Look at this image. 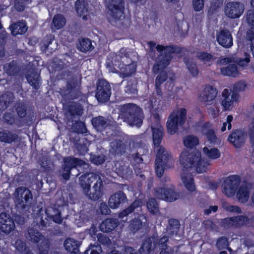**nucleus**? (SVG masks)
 I'll return each mask as SVG.
<instances>
[{"instance_id":"7ed1b4c3","label":"nucleus","mask_w":254,"mask_h":254,"mask_svg":"<svg viewBox=\"0 0 254 254\" xmlns=\"http://www.w3.org/2000/svg\"><path fill=\"white\" fill-rule=\"evenodd\" d=\"M124 121L130 126L140 127L143 123L144 117L142 109L133 103L124 105L121 109Z\"/></svg>"},{"instance_id":"a211bd4d","label":"nucleus","mask_w":254,"mask_h":254,"mask_svg":"<svg viewBox=\"0 0 254 254\" xmlns=\"http://www.w3.org/2000/svg\"><path fill=\"white\" fill-rule=\"evenodd\" d=\"M217 95L216 88L210 84H206L199 94L198 98L199 100L204 103L210 102L215 99Z\"/></svg>"},{"instance_id":"bf43d9fd","label":"nucleus","mask_w":254,"mask_h":254,"mask_svg":"<svg viewBox=\"0 0 254 254\" xmlns=\"http://www.w3.org/2000/svg\"><path fill=\"white\" fill-rule=\"evenodd\" d=\"M247 20L248 24L251 27L249 30H252L254 32V11L249 10L247 14Z\"/></svg>"},{"instance_id":"2f4dec72","label":"nucleus","mask_w":254,"mask_h":254,"mask_svg":"<svg viewBox=\"0 0 254 254\" xmlns=\"http://www.w3.org/2000/svg\"><path fill=\"white\" fill-rule=\"evenodd\" d=\"M14 97L11 92H6L0 96V111L6 110L13 102Z\"/></svg>"},{"instance_id":"13d9d810","label":"nucleus","mask_w":254,"mask_h":254,"mask_svg":"<svg viewBox=\"0 0 254 254\" xmlns=\"http://www.w3.org/2000/svg\"><path fill=\"white\" fill-rule=\"evenodd\" d=\"M207 140L210 143H215L217 141V137L215 134V131L213 129H208L205 133Z\"/></svg>"},{"instance_id":"c756f323","label":"nucleus","mask_w":254,"mask_h":254,"mask_svg":"<svg viewBox=\"0 0 254 254\" xmlns=\"http://www.w3.org/2000/svg\"><path fill=\"white\" fill-rule=\"evenodd\" d=\"M152 132V140L154 148H157L161 144L164 131L163 128L160 126L158 127H151Z\"/></svg>"},{"instance_id":"4be33fe9","label":"nucleus","mask_w":254,"mask_h":254,"mask_svg":"<svg viewBox=\"0 0 254 254\" xmlns=\"http://www.w3.org/2000/svg\"><path fill=\"white\" fill-rule=\"evenodd\" d=\"M127 199V197L123 192H117L110 197L109 206L112 209H116L120 204L126 202Z\"/></svg>"},{"instance_id":"f03ea898","label":"nucleus","mask_w":254,"mask_h":254,"mask_svg":"<svg viewBox=\"0 0 254 254\" xmlns=\"http://www.w3.org/2000/svg\"><path fill=\"white\" fill-rule=\"evenodd\" d=\"M78 182L82 192L89 198L97 200L101 196L102 181L98 175L93 173L84 174L79 177Z\"/></svg>"},{"instance_id":"39448f33","label":"nucleus","mask_w":254,"mask_h":254,"mask_svg":"<svg viewBox=\"0 0 254 254\" xmlns=\"http://www.w3.org/2000/svg\"><path fill=\"white\" fill-rule=\"evenodd\" d=\"M60 93L65 100L78 99L82 95L81 82L77 77H71L67 81L65 87L61 89Z\"/></svg>"},{"instance_id":"58836bf2","label":"nucleus","mask_w":254,"mask_h":254,"mask_svg":"<svg viewBox=\"0 0 254 254\" xmlns=\"http://www.w3.org/2000/svg\"><path fill=\"white\" fill-rule=\"evenodd\" d=\"M230 92L228 89H224L222 93V96L224 98L221 105L224 111L229 110L233 105V101L229 98Z\"/></svg>"},{"instance_id":"473e14b6","label":"nucleus","mask_w":254,"mask_h":254,"mask_svg":"<svg viewBox=\"0 0 254 254\" xmlns=\"http://www.w3.org/2000/svg\"><path fill=\"white\" fill-rule=\"evenodd\" d=\"M80 245V242L71 238L66 239L64 243L65 249L67 252L74 254H76L79 252Z\"/></svg>"},{"instance_id":"bb28decb","label":"nucleus","mask_w":254,"mask_h":254,"mask_svg":"<svg viewBox=\"0 0 254 254\" xmlns=\"http://www.w3.org/2000/svg\"><path fill=\"white\" fill-rule=\"evenodd\" d=\"M110 152L115 155H122L125 152L126 146L121 139H116L110 143Z\"/></svg>"},{"instance_id":"393cba45","label":"nucleus","mask_w":254,"mask_h":254,"mask_svg":"<svg viewBox=\"0 0 254 254\" xmlns=\"http://www.w3.org/2000/svg\"><path fill=\"white\" fill-rule=\"evenodd\" d=\"M91 124L93 128L99 132L103 131L109 126L107 119L101 116L92 118Z\"/></svg>"},{"instance_id":"20e7f679","label":"nucleus","mask_w":254,"mask_h":254,"mask_svg":"<svg viewBox=\"0 0 254 254\" xmlns=\"http://www.w3.org/2000/svg\"><path fill=\"white\" fill-rule=\"evenodd\" d=\"M187 116V110L181 108L177 111L172 112L168 117L166 127L168 132L174 134L185 123Z\"/></svg>"},{"instance_id":"0e129e2a","label":"nucleus","mask_w":254,"mask_h":254,"mask_svg":"<svg viewBox=\"0 0 254 254\" xmlns=\"http://www.w3.org/2000/svg\"><path fill=\"white\" fill-rule=\"evenodd\" d=\"M29 235L31 241L38 242L41 238V235L38 232L31 230L29 232Z\"/></svg>"},{"instance_id":"09e8293b","label":"nucleus","mask_w":254,"mask_h":254,"mask_svg":"<svg viewBox=\"0 0 254 254\" xmlns=\"http://www.w3.org/2000/svg\"><path fill=\"white\" fill-rule=\"evenodd\" d=\"M72 128L74 132L77 133L83 134L87 131V128L85 123L81 121L75 122L73 124Z\"/></svg>"},{"instance_id":"5fc2aeb1","label":"nucleus","mask_w":254,"mask_h":254,"mask_svg":"<svg viewBox=\"0 0 254 254\" xmlns=\"http://www.w3.org/2000/svg\"><path fill=\"white\" fill-rule=\"evenodd\" d=\"M3 118L4 122L6 123L7 125H12L15 124L17 125L18 124V120H17L16 119H15L13 114L11 113H5L3 115Z\"/></svg>"},{"instance_id":"6e6d98bb","label":"nucleus","mask_w":254,"mask_h":254,"mask_svg":"<svg viewBox=\"0 0 254 254\" xmlns=\"http://www.w3.org/2000/svg\"><path fill=\"white\" fill-rule=\"evenodd\" d=\"M147 207L148 210L153 213H156L158 211V205L154 199H150L147 203Z\"/></svg>"},{"instance_id":"f8f14e48","label":"nucleus","mask_w":254,"mask_h":254,"mask_svg":"<svg viewBox=\"0 0 254 254\" xmlns=\"http://www.w3.org/2000/svg\"><path fill=\"white\" fill-rule=\"evenodd\" d=\"M157 195L160 198L172 202L179 198V193L175 191L173 185H167L157 191Z\"/></svg>"},{"instance_id":"5701e85b","label":"nucleus","mask_w":254,"mask_h":254,"mask_svg":"<svg viewBox=\"0 0 254 254\" xmlns=\"http://www.w3.org/2000/svg\"><path fill=\"white\" fill-rule=\"evenodd\" d=\"M26 79L33 89L37 90L40 88L41 84L40 74L35 69L30 71L26 75Z\"/></svg>"},{"instance_id":"680f3d73","label":"nucleus","mask_w":254,"mask_h":254,"mask_svg":"<svg viewBox=\"0 0 254 254\" xmlns=\"http://www.w3.org/2000/svg\"><path fill=\"white\" fill-rule=\"evenodd\" d=\"M216 246L219 250L226 249L228 247L227 239L225 238L219 239L216 243Z\"/></svg>"},{"instance_id":"0eeeda50","label":"nucleus","mask_w":254,"mask_h":254,"mask_svg":"<svg viewBox=\"0 0 254 254\" xmlns=\"http://www.w3.org/2000/svg\"><path fill=\"white\" fill-rule=\"evenodd\" d=\"M120 53L121 54V60L124 58H126L127 60V64L123 63L119 65L120 71H118L120 77L122 78H125L136 72V66L134 63L129 58V54L128 52H126V49L122 48L120 51ZM122 63H124V61H122Z\"/></svg>"},{"instance_id":"79ce46f5","label":"nucleus","mask_w":254,"mask_h":254,"mask_svg":"<svg viewBox=\"0 0 254 254\" xmlns=\"http://www.w3.org/2000/svg\"><path fill=\"white\" fill-rule=\"evenodd\" d=\"M168 160H156L155 170L158 177L162 176L166 168L170 167L168 165Z\"/></svg>"},{"instance_id":"f704fd0d","label":"nucleus","mask_w":254,"mask_h":254,"mask_svg":"<svg viewBox=\"0 0 254 254\" xmlns=\"http://www.w3.org/2000/svg\"><path fill=\"white\" fill-rule=\"evenodd\" d=\"M196 57L200 62L204 64L210 65L213 62L215 58L214 56L206 51L197 52Z\"/></svg>"},{"instance_id":"3c124183","label":"nucleus","mask_w":254,"mask_h":254,"mask_svg":"<svg viewBox=\"0 0 254 254\" xmlns=\"http://www.w3.org/2000/svg\"><path fill=\"white\" fill-rule=\"evenodd\" d=\"M188 69L193 76H196L199 72L197 66L194 62L187 60L185 62Z\"/></svg>"},{"instance_id":"72a5a7b5","label":"nucleus","mask_w":254,"mask_h":254,"mask_svg":"<svg viewBox=\"0 0 254 254\" xmlns=\"http://www.w3.org/2000/svg\"><path fill=\"white\" fill-rule=\"evenodd\" d=\"M221 73L225 76L236 77L239 73L237 64H230L227 66L221 68Z\"/></svg>"},{"instance_id":"7c9ffc66","label":"nucleus","mask_w":254,"mask_h":254,"mask_svg":"<svg viewBox=\"0 0 254 254\" xmlns=\"http://www.w3.org/2000/svg\"><path fill=\"white\" fill-rule=\"evenodd\" d=\"M18 138L17 134L7 130H0V141L11 144L15 142Z\"/></svg>"},{"instance_id":"f3484780","label":"nucleus","mask_w":254,"mask_h":254,"mask_svg":"<svg viewBox=\"0 0 254 254\" xmlns=\"http://www.w3.org/2000/svg\"><path fill=\"white\" fill-rule=\"evenodd\" d=\"M183 173L181 180L183 185L187 190L193 192L195 190L196 188L193 178L190 169L185 168L184 165H182Z\"/></svg>"},{"instance_id":"4c0bfd02","label":"nucleus","mask_w":254,"mask_h":254,"mask_svg":"<svg viewBox=\"0 0 254 254\" xmlns=\"http://www.w3.org/2000/svg\"><path fill=\"white\" fill-rule=\"evenodd\" d=\"M249 188L244 185L241 186L237 193V197L241 202H246L249 198Z\"/></svg>"},{"instance_id":"ddd939ff","label":"nucleus","mask_w":254,"mask_h":254,"mask_svg":"<svg viewBox=\"0 0 254 254\" xmlns=\"http://www.w3.org/2000/svg\"><path fill=\"white\" fill-rule=\"evenodd\" d=\"M240 183L239 178L236 176H232L227 178L223 184V192L227 196H233Z\"/></svg>"},{"instance_id":"864d4df0","label":"nucleus","mask_w":254,"mask_h":254,"mask_svg":"<svg viewBox=\"0 0 254 254\" xmlns=\"http://www.w3.org/2000/svg\"><path fill=\"white\" fill-rule=\"evenodd\" d=\"M153 240V238H150L143 243L142 247L140 249V254H148L149 253L152 247Z\"/></svg>"},{"instance_id":"e2e57ef3","label":"nucleus","mask_w":254,"mask_h":254,"mask_svg":"<svg viewBox=\"0 0 254 254\" xmlns=\"http://www.w3.org/2000/svg\"><path fill=\"white\" fill-rule=\"evenodd\" d=\"M246 84L244 81H240L236 82L233 86V90L236 92H241L245 90Z\"/></svg>"},{"instance_id":"a19ab883","label":"nucleus","mask_w":254,"mask_h":254,"mask_svg":"<svg viewBox=\"0 0 254 254\" xmlns=\"http://www.w3.org/2000/svg\"><path fill=\"white\" fill-rule=\"evenodd\" d=\"M184 144L187 148L192 149L199 144V139L193 135H189L184 138Z\"/></svg>"},{"instance_id":"603ef678","label":"nucleus","mask_w":254,"mask_h":254,"mask_svg":"<svg viewBox=\"0 0 254 254\" xmlns=\"http://www.w3.org/2000/svg\"><path fill=\"white\" fill-rule=\"evenodd\" d=\"M145 219L144 216L140 215L136 220H133L131 221L130 224V229L133 232H135L140 229L142 227V220Z\"/></svg>"},{"instance_id":"a18cd8bd","label":"nucleus","mask_w":254,"mask_h":254,"mask_svg":"<svg viewBox=\"0 0 254 254\" xmlns=\"http://www.w3.org/2000/svg\"><path fill=\"white\" fill-rule=\"evenodd\" d=\"M203 151L209 159H218L220 156V152L216 148L209 149L207 147L205 146L203 148Z\"/></svg>"},{"instance_id":"6e6552de","label":"nucleus","mask_w":254,"mask_h":254,"mask_svg":"<svg viewBox=\"0 0 254 254\" xmlns=\"http://www.w3.org/2000/svg\"><path fill=\"white\" fill-rule=\"evenodd\" d=\"M180 164L184 165L185 168L190 169L191 173L205 172L210 163L209 160H181Z\"/></svg>"},{"instance_id":"4d7b16f0","label":"nucleus","mask_w":254,"mask_h":254,"mask_svg":"<svg viewBox=\"0 0 254 254\" xmlns=\"http://www.w3.org/2000/svg\"><path fill=\"white\" fill-rule=\"evenodd\" d=\"M102 248L100 245H90L84 254H101Z\"/></svg>"},{"instance_id":"c03bdc74","label":"nucleus","mask_w":254,"mask_h":254,"mask_svg":"<svg viewBox=\"0 0 254 254\" xmlns=\"http://www.w3.org/2000/svg\"><path fill=\"white\" fill-rule=\"evenodd\" d=\"M52 23L56 29L60 30L65 25L66 19L62 14H58L54 16Z\"/></svg>"},{"instance_id":"6ab92c4d","label":"nucleus","mask_w":254,"mask_h":254,"mask_svg":"<svg viewBox=\"0 0 254 254\" xmlns=\"http://www.w3.org/2000/svg\"><path fill=\"white\" fill-rule=\"evenodd\" d=\"M15 229L14 221L9 214H0V229L5 234H9Z\"/></svg>"},{"instance_id":"c9c22d12","label":"nucleus","mask_w":254,"mask_h":254,"mask_svg":"<svg viewBox=\"0 0 254 254\" xmlns=\"http://www.w3.org/2000/svg\"><path fill=\"white\" fill-rule=\"evenodd\" d=\"M117 220L107 219L100 224V229L102 232H109L114 230L117 226Z\"/></svg>"},{"instance_id":"aec40b11","label":"nucleus","mask_w":254,"mask_h":254,"mask_svg":"<svg viewBox=\"0 0 254 254\" xmlns=\"http://www.w3.org/2000/svg\"><path fill=\"white\" fill-rule=\"evenodd\" d=\"M218 43L222 47L229 48L233 45V37L227 29H222L216 35Z\"/></svg>"},{"instance_id":"774afa93","label":"nucleus","mask_w":254,"mask_h":254,"mask_svg":"<svg viewBox=\"0 0 254 254\" xmlns=\"http://www.w3.org/2000/svg\"><path fill=\"white\" fill-rule=\"evenodd\" d=\"M249 136L252 146L254 148V124L249 129Z\"/></svg>"},{"instance_id":"4468645a","label":"nucleus","mask_w":254,"mask_h":254,"mask_svg":"<svg viewBox=\"0 0 254 254\" xmlns=\"http://www.w3.org/2000/svg\"><path fill=\"white\" fill-rule=\"evenodd\" d=\"M108 8L111 12L112 17L115 19H120L124 13L125 2L124 0H109Z\"/></svg>"},{"instance_id":"8fccbe9b","label":"nucleus","mask_w":254,"mask_h":254,"mask_svg":"<svg viewBox=\"0 0 254 254\" xmlns=\"http://www.w3.org/2000/svg\"><path fill=\"white\" fill-rule=\"evenodd\" d=\"M158 149L157 150V154L156 159H171V153L161 145L157 147Z\"/></svg>"},{"instance_id":"338daca9","label":"nucleus","mask_w":254,"mask_h":254,"mask_svg":"<svg viewBox=\"0 0 254 254\" xmlns=\"http://www.w3.org/2000/svg\"><path fill=\"white\" fill-rule=\"evenodd\" d=\"M14 246H15V248L18 251H20V252L25 249V244L22 241H21L20 240H18L16 241V242L14 243Z\"/></svg>"},{"instance_id":"ea45409f","label":"nucleus","mask_w":254,"mask_h":254,"mask_svg":"<svg viewBox=\"0 0 254 254\" xmlns=\"http://www.w3.org/2000/svg\"><path fill=\"white\" fill-rule=\"evenodd\" d=\"M93 49L94 47L92 45L91 41L88 38L82 39L78 46V49L83 53L91 51Z\"/></svg>"},{"instance_id":"1a4fd4ad","label":"nucleus","mask_w":254,"mask_h":254,"mask_svg":"<svg viewBox=\"0 0 254 254\" xmlns=\"http://www.w3.org/2000/svg\"><path fill=\"white\" fill-rule=\"evenodd\" d=\"M15 110L18 117L19 127H23L31 124L33 121V116L27 114V106L25 103L22 102L16 103Z\"/></svg>"},{"instance_id":"37998d69","label":"nucleus","mask_w":254,"mask_h":254,"mask_svg":"<svg viewBox=\"0 0 254 254\" xmlns=\"http://www.w3.org/2000/svg\"><path fill=\"white\" fill-rule=\"evenodd\" d=\"M225 221L228 223L229 226H239L245 224L247 218L243 216H239L233 218H227Z\"/></svg>"},{"instance_id":"c85d7f7f","label":"nucleus","mask_w":254,"mask_h":254,"mask_svg":"<svg viewBox=\"0 0 254 254\" xmlns=\"http://www.w3.org/2000/svg\"><path fill=\"white\" fill-rule=\"evenodd\" d=\"M3 70L9 76H16L20 71V67L16 61L12 60L3 65Z\"/></svg>"},{"instance_id":"412c9836","label":"nucleus","mask_w":254,"mask_h":254,"mask_svg":"<svg viewBox=\"0 0 254 254\" xmlns=\"http://www.w3.org/2000/svg\"><path fill=\"white\" fill-rule=\"evenodd\" d=\"M73 142L75 144L76 151L79 155H85L89 150L90 141L85 137L77 138L76 137Z\"/></svg>"},{"instance_id":"b1692460","label":"nucleus","mask_w":254,"mask_h":254,"mask_svg":"<svg viewBox=\"0 0 254 254\" xmlns=\"http://www.w3.org/2000/svg\"><path fill=\"white\" fill-rule=\"evenodd\" d=\"M75 9L78 15L84 20H87L88 4L85 0H77L75 3Z\"/></svg>"},{"instance_id":"de8ad7c7","label":"nucleus","mask_w":254,"mask_h":254,"mask_svg":"<svg viewBox=\"0 0 254 254\" xmlns=\"http://www.w3.org/2000/svg\"><path fill=\"white\" fill-rule=\"evenodd\" d=\"M245 40L247 44L250 45V47L254 58V32L253 30H247L245 36Z\"/></svg>"},{"instance_id":"dca6fc26","label":"nucleus","mask_w":254,"mask_h":254,"mask_svg":"<svg viewBox=\"0 0 254 254\" xmlns=\"http://www.w3.org/2000/svg\"><path fill=\"white\" fill-rule=\"evenodd\" d=\"M15 201L17 204L24 207L26 204L32 199L31 191L25 188L21 187L18 188L14 193Z\"/></svg>"},{"instance_id":"423d86ee","label":"nucleus","mask_w":254,"mask_h":254,"mask_svg":"<svg viewBox=\"0 0 254 254\" xmlns=\"http://www.w3.org/2000/svg\"><path fill=\"white\" fill-rule=\"evenodd\" d=\"M112 88L109 82L104 79H99L96 82L95 98L99 103L104 104L109 101Z\"/></svg>"},{"instance_id":"cd10ccee","label":"nucleus","mask_w":254,"mask_h":254,"mask_svg":"<svg viewBox=\"0 0 254 254\" xmlns=\"http://www.w3.org/2000/svg\"><path fill=\"white\" fill-rule=\"evenodd\" d=\"M9 29L11 34L13 36H16L25 34L27 31L28 27L26 23L21 21L11 24L9 26Z\"/></svg>"},{"instance_id":"a878e982","label":"nucleus","mask_w":254,"mask_h":254,"mask_svg":"<svg viewBox=\"0 0 254 254\" xmlns=\"http://www.w3.org/2000/svg\"><path fill=\"white\" fill-rule=\"evenodd\" d=\"M124 91L128 97H136L138 96L137 82L132 80H128Z\"/></svg>"},{"instance_id":"9d476101","label":"nucleus","mask_w":254,"mask_h":254,"mask_svg":"<svg viewBox=\"0 0 254 254\" xmlns=\"http://www.w3.org/2000/svg\"><path fill=\"white\" fill-rule=\"evenodd\" d=\"M88 164L83 160H65L64 165V170L65 172L62 174L63 178L67 180L69 178L70 170L73 168H76L78 171L88 168Z\"/></svg>"},{"instance_id":"9b49d317","label":"nucleus","mask_w":254,"mask_h":254,"mask_svg":"<svg viewBox=\"0 0 254 254\" xmlns=\"http://www.w3.org/2000/svg\"><path fill=\"white\" fill-rule=\"evenodd\" d=\"M244 5L240 2H229L225 7V15L230 18L240 17L244 10Z\"/></svg>"},{"instance_id":"49530a36","label":"nucleus","mask_w":254,"mask_h":254,"mask_svg":"<svg viewBox=\"0 0 254 254\" xmlns=\"http://www.w3.org/2000/svg\"><path fill=\"white\" fill-rule=\"evenodd\" d=\"M46 213L48 217L52 218L55 222L59 223L61 222V215L58 210L53 207H49L46 210Z\"/></svg>"},{"instance_id":"f257e3e1","label":"nucleus","mask_w":254,"mask_h":254,"mask_svg":"<svg viewBox=\"0 0 254 254\" xmlns=\"http://www.w3.org/2000/svg\"><path fill=\"white\" fill-rule=\"evenodd\" d=\"M156 50L159 52V54L153 66L152 71L154 74H158L155 79V83L159 86L168 78V74L165 69L173 59L172 55L181 54L182 48L174 45L164 46L158 44L156 47Z\"/></svg>"},{"instance_id":"e433bc0d","label":"nucleus","mask_w":254,"mask_h":254,"mask_svg":"<svg viewBox=\"0 0 254 254\" xmlns=\"http://www.w3.org/2000/svg\"><path fill=\"white\" fill-rule=\"evenodd\" d=\"M142 204V201L140 199L135 200L129 207L123 211L119 214V218H123L124 217L127 216L128 214L131 213L133 211L135 210L138 211L139 209H140Z\"/></svg>"},{"instance_id":"052dcab7","label":"nucleus","mask_w":254,"mask_h":254,"mask_svg":"<svg viewBox=\"0 0 254 254\" xmlns=\"http://www.w3.org/2000/svg\"><path fill=\"white\" fill-rule=\"evenodd\" d=\"M205 0H192V6L195 11L198 12L201 10L204 7Z\"/></svg>"},{"instance_id":"2eb2a0df","label":"nucleus","mask_w":254,"mask_h":254,"mask_svg":"<svg viewBox=\"0 0 254 254\" xmlns=\"http://www.w3.org/2000/svg\"><path fill=\"white\" fill-rule=\"evenodd\" d=\"M247 133L241 129H235L229 134L228 141L236 148H240L245 143Z\"/></svg>"},{"instance_id":"69168bd1","label":"nucleus","mask_w":254,"mask_h":254,"mask_svg":"<svg viewBox=\"0 0 254 254\" xmlns=\"http://www.w3.org/2000/svg\"><path fill=\"white\" fill-rule=\"evenodd\" d=\"M224 207L226 210L230 212H236L238 213H240L241 212L240 208L236 206L226 204L224 205Z\"/></svg>"}]
</instances>
